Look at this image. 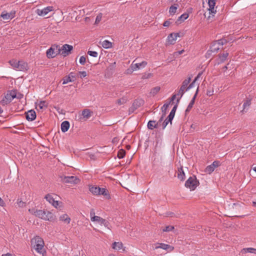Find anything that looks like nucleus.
Listing matches in <instances>:
<instances>
[{
  "mask_svg": "<svg viewBox=\"0 0 256 256\" xmlns=\"http://www.w3.org/2000/svg\"><path fill=\"white\" fill-rule=\"evenodd\" d=\"M32 248L38 254L44 256L46 253L44 250V240L39 236H36L30 241Z\"/></svg>",
  "mask_w": 256,
  "mask_h": 256,
  "instance_id": "f257e3e1",
  "label": "nucleus"
},
{
  "mask_svg": "<svg viewBox=\"0 0 256 256\" xmlns=\"http://www.w3.org/2000/svg\"><path fill=\"white\" fill-rule=\"evenodd\" d=\"M199 182L194 176H190L186 182L185 186L190 188L191 190H194L198 185Z\"/></svg>",
  "mask_w": 256,
  "mask_h": 256,
  "instance_id": "f03ea898",
  "label": "nucleus"
},
{
  "mask_svg": "<svg viewBox=\"0 0 256 256\" xmlns=\"http://www.w3.org/2000/svg\"><path fill=\"white\" fill-rule=\"evenodd\" d=\"M44 198L50 204H52V205L54 208H58V207H60L62 204V202H60L57 200L56 196L53 195L52 194H46Z\"/></svg>",
  "mask_w": 256,
  "mask_h": 256,
  "instance_id": "7ed1b4c3",
  "label": "nucleus"
},
{
  "mask_svg": "<svg viewBox=\"0 0 256 256\" xmlns=\"http://www.w3.org/2000/svg\"><path fill=\"white\" fill-rule=\"evenodd\" d=\"M134 61L130 65V69L127 70L126 74L132 73L134 71L144 68L147 64V62L146 61H143L141 62L136 64H134Z\"/></svg>",
  "mask_w": 256,
  "mask_h": 256,
  "instance_id": "20e7f679",
  "label": "nucleus"
},
{
  "mask_svg": "<svg viewBox=\"0 0 256 256\" xmlns=\"http://www.w3.org/2000/svg\"><path fill=\"white\" fill-rule=\"evenodd\" d=\"M190 80L191 78L190 77L184 80V82H182V85L177 93L178 96H180V98H178L177 100L178 102L180 101V98L182 96L183 94H184V92L185 90H186V89L187 88V86L190 82Z\"/></svg>",
  "mask_w": 256,
  "mask_h": 256,
  "instance_id": "39448f33",
  "label": "nucleus"
},
{
  "mask_svg": "<svg viewBox=\"0 0 256 256\" xmlns=\"http://www.w3.org/2000/svg\"><path fill=\"white\" fill-rule=\"evenodd\" d=\"M16 97V94L14 92H10L4 96L1 100L0 104L5 106L10 103Z\"/></svg>",
  "mask_w": 256,
  "mask_h": 256,
  "instance_id": "423d86ee",
  "label": "nucleus"
},
{
  "mask_svg": "<svg viewBox=\"0 0 256 256\" xmlns=\"http://www.w3.org/2000/svg\"><path fill=\"white\" fill-rule=\"evenodd\" d=\"M59 54L58 46L56 45L52 46L46 52V56L48 58H54Z\"/></svg>",
  "mask_w": 256,
  "mask_h": 256,
  "instance_id": "0eeeda50",
  "label": "nucleus"
},
{
  "mask_svg": "<svg viewBox=\"0 0 256 256\" xmlns=\"http://www.w3.org/2000/svg\"><path fill=\"white\" fill-rule=\"evenodd\" d=\"M36 216L45 220H50L52 218V214L49 212H45L42 210H38Z\"/></svg>",
  "mask_w": 256,
  "mask_h": 256,
  "instance_id": "6e6552de",
  "label": "nucleus"
},
{
  "mask_svg": "<svg viewBox=\"0 0 256 256\" xmlns=\"http://www.w3.org/2000/svg\"><path fill=\"white\" fill-rule=\"evenodd\" d=\"M73 47L71 45L65 44L60 48H58V52L64 56H68L72 50Z\"/></svg>",
  "mask_w": 256,
  "mask_h": 256,
  "instance_id": "1a4fd4ad",
  "label": "nucleus"
},
{
  "mask_svg": "<svg viewBox=\"0 0 256 256\" xmlns=\"http://www.w3.org/2000/svg\"><path fill=\"white\" fill-rule=\"evenodd\" d=\"M54 10V7L52 6H48L44 8L43 9H36V13L39 16H44L46 15L49 12H52Z\"/></svg>",
  "mask_w": 256,
  "mask_h": 256,
  "instance_id": "9d476101",
  "label": "nucleus"
},
{
  "mask_svg": "<svg viewBox=\"0 0 256 256\" xmlns=\"http://www.w3.org/2000/svg\"><path fill=\"white\" fill-rule=\"evenodd\" d=\"M62 180L64 183L76 184L79 182L78 178L76 176H70L61 177Z\"/></svg>",
  "mask_w": 256,
  "mask_h": 256,
  "instance_id": "9b49d317",
  "label": "nucleus"
},
{
  "mask_svg": "<svg viewBox=\"0 0 256 256\" xmlns=\"http://www.w3.org/2000/svg\"><path fill=\"white\" fill-rule=\"evenodd\" d=\"M216 0H208V10L210 14L213 16L216 12V10L215 8Z\"/></svg>",
  "mask_w": 256,
  "mask_h": 256,
  "instance_id": "f8f14e48",
  "label": "nucleus"
},
{
  "mask_svg": "<svg viewBox=\"0 0 256 256\" xmlns=\"http://www.w3.org/2000/svg\"><path fill=\"white\" fill-rule=\"evenodd\" d=\"M155 246V249L160 248L164 250H167L169 252L172 251L174 249L172 246L163 243H158L156 244Z\"/></svg>",
  "mask_w": 256,
  "mask_h": 256,
  "instance_id": "ddd939ff",
  "label": "nucleus"
},
{
  "mask_svg": "<svg viewBox=\"0 0 256 256\" xmlns=\"http://www.w3.org/2000/svg\"><path fill=\"white\" fill-rule=\"evenodd\" d=\"M180 36L178 33H172L167 38V42L168 44H174L177 38Z\"/></svg>",
  "mask_w": 256,
  "mask_h": 256,
  "instance_id": "4468645a",
  "label": "nucleus"
},
{
  "mask_svg": "<svg viewBox=\"0 0 256 256\" xmlns=\"http://www.w3.org/2000/svg\"><path fill=\"white\" fill-rule=\"evenodd\" d=\"M219 165L220 162L218 161H214L212 164L206 166L205 170V172L210 174L212 172L215 168L218 167Z\"/></svg>",
  "mask_w": 256,
  "mask_h": 256,
  "instance_id": "2eb2a0df",
  "label": "nucleus"
},
{
  "mask_svg": "<svg viewBox=\"0 0 256 256\" xmlns=\"http://www.w3.org/2000/svg\"><path fill=\"white\" fill-rule=\"evenodd\" d=\"M92 219L93 222H96L98 223H99L100 225L104 226L105 227L108 228L109 222L105 219H104L99 216H94L92 218Z\"/></svg>",
  "mask_w": 256,
  "mask_h": 256,
  "instance_id": "dca6fc26",
  "label": "nucleus"
},
{
  "mask_svg": "<svg viewBox=\"0 0 256 256\" xmlns=\"http://www.w3.org/2000/svg\"><path fill=\"white\" fill-rule=\"evenodd\" d=\"M15 11H11L10 12H3L0 14V16L4 20H11L15 16Z\"/></svg>",
  "mask_w": 256,
  "mask_h": 256,
  "instance_id": "f3484780",
  "label": "nucleus"
},
{
  "mask_svg": "<svg viewBox=\"0 0 256 256\" xmlns=\"http://www.w3.org/2000/svg\"><path fill=\"white\" fill-rule=\"evenodd\" d=\"M76 80V76L74 72H70L68 76L63 79L62 84H64L69 82H72Z\"/></svg>",
  "mask_w": 256,
  "mask_h": 256,
  "instance_id": "a211bd4d",
  "label": "nucleus"
},
{
  "mask_svg": "<svg viewBox=\"0 0 256 256\" xmlns=\"http://www.w3.org/2000/svg\"><path fill=\"white\" fill-rule=\"evenodd\" d=\"M26 118L28 121H32L36 118V114L34 110H30L26 113Z\"/></svg>",
  "mask_w": 256,
  "mask_h": 256,
  "instance_id": "6ab92c4d",
  "label": "nucleus"
},
{
  "mask_svg": "<svg viewBox=\"0 0 256 256\" xmlns=\"http://www.w3.org/2000/svg\"><path fill=\"white\" fill-rule=\"evenodd\" d=\"M112 248L116 250H125V248H124L123 244L122 242H114L112 244Z\"/></svg>",
  "mask_w": 256,
  "mask_h": 256,
  "instance_id": "aec40b11",
  "label": "nucleus"
},
{
  "mask_svg": "<svg viewBox=\"0 0 256 256\" xmlns=\"http://www.w3.org/2000/svg\"><path fill=\"white\" fill-rule=\"evenodd\" d=\"M226 42V40H218L217 41L215 42L213 44L211 48L212 51L215 52H217L219 49L220 48H213L216 45V44H218L219 46H222L225 44Z\"/></svg>",
  "mask_w": 256,
  "mask_h": 256,
  "instance_id": "412c9836",
  "label": "nucleus"
},
{
  "mask_svg": "<svg viewBox=\"0 0 256 256\" xmlns=\"http://www.w3.org/2000/svg\"><path fill=\"white\" fill-rule=\"evenodd\" d=\"M198 87L197 88V90H196V94H194V96H193V98H192L191 101L190 102V104H188L186 110V112H189L190 110L192 109V108L194 104V102H195V100H196V96H197V94H198Z\"/></svg>",
  "mask_w": 256,
  "mask_h": 256,
  "instance_id": "4be33fe9",
  "label": "nucleus"
},
{
  "mask_svg": "<svg viewBox=\"0 0 256 256\" xmlns=\"http://www.w3.org/2000/svg\"><path fill=\"white\" fill-rule=\"evenodd\" d=\"M28 67L27 63L23 61H18V64L17 67L18 70L24 71L26 70Z\"/></svg>",
  "mask_w": 256,
  "mask_h": 256,
  "instance_id": "5701e85b",
  "label": "nucleus"
},
{
  "mask_svg": "<svg viewBox=\"0 0 256 256\" xmlns=\"http://www.w3.org/2000/svg\"><path fill=\"white\" fill-rule=\"evenodd\" d=\"M59 220L60 221L64 222L67 224H69L70 222L71 219L67 214H63L60 216Z\"/></svg>",
  "mask_w": 256,
  "mask_h": 256,
  "instance_id": "b1692460",
  "label": "nucleus"
},
{
  "mask_svg": "<svg viewBox=\"0 0 256 256\" xmlns=\"http://www.w3.org/2000/svg\"><path fill=\"white\" fill-rule=\"evenodd\" d=\"M82 114L84 120L88 119L92 116V112L88 109H85L82 110Z\"/></svg>",
  "mask_w": 256,
  "mask_h": 256,
  "instance_id": "393cba45",
  "label": "nucleus"
},
{
  "mask_svg": "<svg viewBox=\"0 0 256 256\" xmlns=\"http://www.w3.org/2000/svg\"><path fill=\"white\" fill-rule=\"evenodd\" d=\"M61 130L63 132H65L68 130L70 128V122L65 120L61 124Z\"/></svg>",
  "mask_w": 256,
  "mask_h": 256,
  "instance_id": "a878e982",
  "label": "nucleus"
},
{
  "mask_svg": "<svg viewBox=\"0 0 256 256\" xmlns=\"http://www.w3.org/2000/svg\"><path fill=\"white\" fill-rule=\"evenodd\" d=\"M101 194L106 196V198L108 199L110 198V196L109 192H108V190L104 188H100V190H98V195H101Z\"/></svg>",
  "mask_w": 256,
  "mask_h": 256,
  "instance_id": "bb28decb",
  "label": "nucleus"
},
{
  "mask_svg": "<svg viewBox=\"0 0 256 256\" xmlns=\"http://www.w3.org/2000/svg\"><path fill=\"white\" fill-rule=\"evenodd\" d=\"M178 178L182 181L184 180L185 178V174L182 167L179 168L178 170Z\"/></svg>",
  "mask_w": 256,
  "mask_h": 256,
  "instance_id": "cd10ccee",
  "label": "nucleus"
},
{
  "mask_svg": "<svg viewBox=\"0 0 256 256\" xmlns=\"http://www.w3.org/2000/svg\"><path fill=\"white\" fill-rule=\"evenodd\" d=\"M100 44L104 48L106 49L111 48L112 46V43L108 40L100 42Z\"/></svg>",
  "mask_w": 256,
  "mask_h": 256,
  "instance_id": "c85d7f7f",
  "label": "nucleus"
},
{
  "mask_svg": "<svg viewBox=\"0 0 256 256\" xmlns=\"http://www.w3.org/2000/svg\"><path fill=\"white\" fill-rule=\"evenodd\" d=\"M100 190V188L96 186H89V190L94 195H98V190Z\"/></svg>",
  "mask_w": 256,
  "mask_h": 256,
  "instance_id": "c756f323",
  "label": "nucleus"
},
{
  "mask_svg": "<svg viewBox=\"0 0 256 256\" xmlns=\"http://www.w3.org/2000/svg\"><path fill=\"white\" fill-rule=\"evenodd\" d=\"M202 74V72L199 73L198 74V76L195 78L194 80V81L190 84V85L188 86H187V88L186 89V91L190 90V88H192L194 86V84H195L196 82L200 77Z\"/></svg>",
  "mask_w": 256,
  "mask_h": 256,
  "instance_id": "7c9ffc66",
  "label": "nucleus"
},
{
  "mask_svg": "<svg viewBox=\"0 0 256 256\" xmlns=\"http://www.w3.org/2000/svg\"><path fill=\"white\" fill-rule=\"evenodd\" d=\"M36 108H38L40 110L46 108L48 106L46 101H40L38 104L36 103Z\"/></svg>",
  "mask_w": 256,
  "mask_h": 256,
  "instance_id": "2f4dec72",
  "label": "nucleus"
},
{
  "mask_svg": "<svg viewBox=\"0 0 256 256\" xmlns=\"http://www.w3.org/2000/svg\"><path fill=\"white\" fill-rule=\"evenodd\" d=\"M242 252L243 254L250 252L256 254V248H244L242 250Z\"/></svg>",
  "mask_w": 256,
  "mask_h": 256,
  "instance_id": "473e14b6",
  "label": "nucleus"
},
{
  "mask_svg": "<svg viewBox=\"0 0 256 256\" xmlns=\"http://www.w3.org/2000/svg\"><path fill=\"white\" fill-rule=\"evenodd\" d=\"M157 124H156V121L150 120L148 123V128L150 130H153L154 128H157Z\"/></svg>",
  "mask_w": 256,
  "mask_h": 256,
  "instance_id": "72a5a7b5",
  "label": "nucleus"
},
{
  "mask_svg": "<svg viewBox=\"0 0 256 256\" xmlns=\"http://www.w3.org/2000/svg\"><path fill=\"white\" fill-rule=\"evenodd\" d=\"M160 90V86H156L152 88L150 91V94L153 96L156 94Z\"/></svg>",
  "mask_w": 256,
  "mask_h": 256,
  "instance_id": "f704fd0d",
  "label": "nucleus"
},
{
  "mask_svg": "<svg viewBox=\"0 0 256 256\" xmlns=\"http://www.w3.org/2000/svg\"><path fill=\"white\" fill-rule=\"evenodd\" d=\"M178 8V5L172 6L170 8L169 12L170 14L174 15L176 12Z\"/></svg>",
  "mask_w": 256,
  "mask_h": 256,
  "instance_id": "c9c22d12",
  "label": "nucleus"
},
{
  "mask_svg": "<svg viewBox=\"0 0 256 256\" xmlns=\"http://www.w3.org/2000/svg\"><path fill=\"white\" fill-rule=\"evenodd\" d=\"M228 54L227 52H224L220 56V58L221 62H224L227 58Z\"/></svg>",
  "mask_w": 256,
  "mask_h": 256,
  "instance_id": "e433bc0d",
  "label": "nucleus"
},
{
  "mask_svg": "<svg viewBox=\"0 0 256 256\" xmlns=\"http://www.w3.org/2000/svg\"><path fill=\"white\" fill-rule=\"evenodd\" d=\"M188 14L187 13H184L182 14L178 18V20L184 21L188 18Z\"/></svg>",
  "mask_w": 256,
  "mask_h": 256,
  "instance_id": "4c0bfd02",
  "label": "nucleus"
},
{
  "mask_svg": "<svg viewBox=\"0 0 256 256\" xmlns=\"http://www.w3.org/2000/svg\"><path fill=\"white\" fill-rule=\"evenodd\" d=\"M10 63L14 69L16 70H17V67L18 64V61L17 62L16 60H12L10 62Z\"/></svg>",
  "mask_w": 256,
  "mask_h": 256,
  "instance_id": "58836bf2",
  "label": "nucleus"
},
{
  "mask_svg": "<svg viewBox=\"0 0 256 256\" xmlns=\"http://www.w3.org/2000/svg\"><path fill=\"white\" fill-rule=\"evenodd\" d=\"M125 154H126L125 151L123 150H120L118 152V157L120 159L122 158L125 156Z\"/></svg>",
  "mask_w": 256,
  "mask_h": 256,
  "instance_id": "ea45409f",
  "label": "nucleus"
},
{
  "mask_svg": "<svg viewBox=\"0 0 256 256\" xmlns=\"http://www.w3.org/2000/svg\"><path fill=\"white\" fill-rule=\"evenodd\" d=\"M127 101V99L126 98H121L118 99L117 100V104L118 105H122L125 104Z\"/></svg>",
  "mask_w": 256,
  "mask_h": 256,
  "instance_id": "a19ab883",
  "label": "nucleus"
},
{
  "mask_svg": "<svg viewBox=\"0 0 256 256\" xmlns=\"http://www.w3.org/2000/svg\"><path fill=\"white\" fill-rule=\"evenodd\" d=\"M174 229V226H166L164 228L162 229L163 232H168L172 231Z\"/></svg>",
  "mask_w": 256,
  "mask_h": 256,
  "instance_id": "79ce46f5",
  "label": "nucleus"
},
{
  "mask_svg": "<svg viewBox=\"0 0 256 256\" xmlns=\"http://www.w3.org/2000/svg\"><path fill=\"white\" fill-rule=\"evenodd\" d=\"M88 54L94 58H96L98 56V53L95 51L88 50Z\"/></svg>",
  "mask_w": 256,
  "mask_h": 256,
  "instance_id": "37998d69",
  "label": "nucleus"
},
{
  "mask_svg": "<svg viewBox=\"0 0 256 256\" xmlns=\"http://www.w3.org/2000/svg\"><path fill=\"white\" fill-rule=\"evenodd\" d=\"M250 104L251 103H250V100H246V102H244L243 104L244 110H242V111H244L246 108L248 107L250 105Z\"/></svg>",
  "mask_w": 256,
  "mask_h": 256,
  "instance_id": "c03bdc74",
  "label": "nucleus"
},
{
  "mask_svg": "<svg viewBox=\"0 0 256 256\" xmlns=\"http://www.w3.org/2000/svg\"><path fill=\"white\" fill-rule=\"evenodd\" d=\"M169 106V104H164V106L162 107V111L164 112V116L165 115L166 110Z\"/></svg>",
  "mask_w": 256,
  "mask_h": 256,
  "instance_id": "a18cd8bd",
  "label": "nucleus"
},
{
  "mask_svg": "<svg viewBox=\"0 0 256 256\" xmlns=\"http://www.w3.org/2000/svg\"><path fill=\"white\" fill-rule=\"evenodd\" d=\"M102 14L100 13L96 17L95 23L96 24L99 23L100 22V20H102Z\"/></svg>",
  "mask_w": 256,
  "mask_h": 256,
  "instance_id": "49530a36",
  "label": "nucleus"
},
{
  "mask_svg": "<svg viewBox=\"0 0 256 256\" xmlns=\"http://www.w3.org/2000/svg\"><path fill=\"white\" fill-rule=\"evenodd\" d=\"M17 204L18 206L20 208H22L25 206V203L22 202L20 199H18L17 200Z\"/></svg>",
  "mask_w": 256,
  "mask_h": 256,
  "instance_id": "de8ad7c7",
  "label": "nucleus"
},
{
  "mask_svg": "<svg viewBox=\"0 0 256 256\" xmlns=\"http://www.w3.org/2000/svg\"><path fill=\"white\" fill-rule=\"evenodd\" d=\"M86 58L84 56H81L80 58V63L81 64H84L86 63Z\"/></svg>",
  "mask_w": 256,
  "mask_h": 256,
  "instance_id": "09e8293b",
  "label": "nucleus"
},
{
  "mask_svg": "<svg viewBox=\"0 0 256 256\" xmlns=\"http://www.w3.org/2000/svg\"><path fill=\"white\" fill-rule=\"evenodd\" d=\"M28 211L30 214L36 216V212H38V210H36L34 208H32L29 209Z\"/></svg>",
  "mask_w": 256,
  "mask_h": 256,
  "instance_id": "8fccbe9b",
  "label": "nucleus"
},
{
  "mask_svg": "<svg viewBox=\"0 0 256 256\" xmlns=\"http://www.w3.org/2000/svg\"><path fill=\"white\" fill-rule=\"evenodd\" d=\"M79 74L81 78H84L86 76V72L85 71L80 72Z\"/></svg>",
  "mask_w": 256,
  "mask_h": 256,
  "instance_id": "3c124183",
  "label": "nucleus"
},
{
  "mask_svg": "<svg viewBox=\"0 0 256 256\" xmlns=\"http://www.w3.org/2000/svg\"><path fill=\"white\" fill-rule=\"evenodd\" d=\"M184 50H180V51H178V52H174V56H178V55H180L181 54H182L184 52Z\"/></svg>",
  "mask_w": 256,
  "mask_h": 256,
  "instance_id": "603ef678",
  "label": "nucleus"
},
{
  "mask_svg": "<svg viewBox=\"0 0 256 256\" xmlns=\"http://www.w3.org/2000/svg\"><path fill=\"white\" fill-rule=\"evenodd\" d=\"M90 220L92 222H93L92 218L94 216H95V212L93 210H91L90 213Z\"/></svg>",
  "mask_w": 256,
  "mask_h": 256,
  "instance_id": "864d4df0",
  "label": "nucleus"
},
{
  "mask_svg": "<svg viewBox=\"0 0 256 256\" xmlns=\"http://www.w3.org/2000/svg\"><path fill=\"white\" fill-rule=\"evenodd\" d=\"M176 108H177V106L176 105L174 106L173 107L172 109V110L171 112H170V114L174 115Z\"/></svg>",
  "mask_w": 256,
  "mask_h": 256,
  "instance_id": "5fc2aeb1",
  "label": "nucleus"
},
{
  "mask_svg": "<svg viewBox=\"0 0 256 256\" xmlns=\"http://www.w3.org/2000/svg\"><path fill=\"white\" fill-rule=\"evenodd\" d=\"M170 24V22L169 20H166L165 21L164 24L163 26L165 27H168Z\"/></svg>",
  "mask_w": 256,
  "mask_h": 256,
  "instance_id": "6e6d98bb",
  "label": "nucleus"
},
{
  "mask_svg": "<svg viewBox=\"0 0 256 256\" xmlns=\"http://www.w3.org/2000/svg\"><path fill=\"white\" fill-rule=\"evenodd\" d=\"M174 115L170 113V114H169V115H168V121L172 122V119L174 118Z\"/></svg>",
  "mask_w": 256,
  "mask_h": 256,
  "instance_id": "4d7b16f0",
  "label": "nucleus"
},
{
  "mask_svg": "<svg viewBox=\"0 0 256 256\" xmlns=\"http://www.w3.org/2000/svg\"><path fill=\"white\" fill-rule=\"evenodd\" d=\"M5 204L4 201L0 198V206H4Z\"/></svg>",
  "mask_w": 256,
  "mask_h": 256,
  "instance_id": "13d9d810",
  "label": "nucleus"
},
{
  "mask_svg": "<svg viewBox=\"0 0 256 256\" xmlns=\"http://www.w3.org/2000/svg\"><path fill=\"white\" fill-rule=\"evenodd\" d=\"M2 256H16L13 255V254H12L10 253H6V254H2Z\"/></svg>",
  "mask_w": 256,
  "mask_h": 256,
  "instance_id": "bf43d9fd",
  "label": "nucleus"
},
{
  "mask_svg": "<svg viewBox=\"0 0 256 256\" xmlns=\"http://www.w3.org/2000/svg\"><path fill=\"white\" fill-rule=\"evenodd\" d=\"M176 96H178L177 94H173L171 98V101H174L176 99Z\"/></svg>",
  "mask_w": 256,
  "mask_h": 256,
  "instance_id": "052dcab7",
  "label": "nucleus"
},
{
  "mask_svg": "<svg viewBox=\"0 0 256 256\" xmlns=\"http://www.w3.org/2000/svg\"><path fill=\"white\" fill-rule=\"evenodd\" d=\"M207 95L208 96H212V93L210 92V91H207V93H206Z\"/></svg>",
  "mask_w": 256,
  "mask_h": 256,
  "instance_id": "680f3d73",
  "label": "nucleus"
},
{
  "mask_svg": "<svg viewBox=\"0 0 256 256\" xmlns=\"http://www.w3.org/2000/svg\"><path fill=\"white\" fill-rule=\"evenodd\" d=\"M168 125V124H166L164 122H163V124H162V126H163V128H165L166 127V126Z\"/></svg>",
  "mask_w": 256,
  "mask_h": 256,
  "instance_id": "e2e57ef3",
  "label": "nucleus"
},
{
  "mask_svg": "<svg viewBox=\"0 0 256 256\" xmlns=\"http://www.w3.org/2000/svg\"><path fill=\"white\" fill-rule=\"evenodd\" d=\"M166 124H168L169 122H170L172 123V122L170 121H168V118H166L164 121Z\"/></svg>",
  "mask_w": 256,
  "mask_h": 256,
  "instance_id": "0e129e2a",
  "label": "nucleus"
},
{
  "mask_svg": "<svg viewBox=\"0 0 256 256\" xmlns=\"http://www.w3.org/2000/svg\"><path fill=\"white\" fill-rule=\"evenodd\" d=\"M173 214H174L173 213H170L169 214H168V216H172Z\"/></svg>",
  "mask_w": 256,
  "mask_h": 256,
  "instance_id": "69168bd1",
  "label": "nucleus"
},
{
  "mask_svg": "<svg viewBox=\"0 0 256 256\" xmlns=\"http://www.w3.org/2000/svg\"><path fill=\"white\" fill-rule=\"evenodd\" d=\"M253 205H254V206H256V201H254V202H253Z\"/></svg>",
  "mask_w": 256,
  "mask_h": 256,
  "instance_id": "338daca9",
  "label": "nucleus"
},
{
  "mask_svg": "<svg viewBox=\"0 0 256 256\" xmlns=\"http://www.w3.org/2000/svg\"><path fill=\"white\" fill-rule=\"evenodd\" d=\"M253 170L256 172V166L253 168Z\"/></svg>",
  "mask_w": 256,
  "mask_h": 256,
  "instance_id": "774afa93",
  "label": "nucleus"
}]
</instances>
